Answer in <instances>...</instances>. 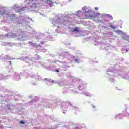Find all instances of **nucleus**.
<instances>
[{"mask_svg":"<svg viewBox=\"0 0 129 129\" xmlns=\"http://www.w3.org/2000/svg\"><path fill=\"white\" fill-rule=\"evenodd\" d=\"M107 16L109 18L110 20H113V17H112V16L109 14H108Z\"/></svg>","mask_w":129,"mask_h":129,"instance_id":"20e7f679","label":"nucleus"},{"mask_svg":"<svg viewBox=\"0 0 129 129\" xmlns=\"http://www.w3.org/2000/svg\"><path fill=\"white\" fill-rule=\"evenodd\" d=\"M52 82H54V80H52Z\"/></svg>","mask_w":129,"mask_h":129,"instance_id":"4468645a","label":"nucleus"},{"mask_svg":"<svg viewBox=\"0 0 129 129\" xmlns=\"http://www.w3.org/2000/svg\"><path fill=\"white\" fill-rule=\"evenodd\" d=\"M126 41H128V39H126Z\"/></svg>","mask_w":129,"mask_h":129,"instance_id":"2eb2a0df","label":"nucleus"},{"mask_svg":"<svg viewBox=\"0 0 129 129\" xmlns=\"http://www.w3.org/2000/svg\"><path fill=\"white\" fill-rule=\"evenodd\" d=\"M75 63H79V62H78V59H75Z\"/></svg>","mask_w":129,"mask_h":129,"instance_id":"1a4fd4ad","label":"nucleus"},{"mask_svg":"<svg viewBox=\"0 0 129 129\" xmlns=\"http://www.w3.org/2000/svg\"><path fill=\"white\" fill-rule=\"evenodd\" d=\"M55 72H60V71H59L58 70H55Z\"/></svg>","mask_w":129,"mask_h":129,"instance_id":"f8f14e48","label":"nucleus"},{"mask_svg":"<svg viewBox=\"0 0 129 129\" xmlns=\"http://www.w3.org/2000/svg\"><path fill=\"white\" fill-rule=\"evenodd\" d=\"M99 16H100V13H96L95 18H96L97 17H99Z\"/></svg>","mask_w":129,"mask_h":129,"instance_id":"423d86ee","label":"nucleus"},{"mask_svg":"<svg viewBox=\"0 0 129 129\" xmlns=\"http://www.w3.org/2000/svg\"><path fill=\"white\" fill-rule=\"evenodd\" d=\"M110 28H112V29H113V30H115L116 29V27L112 25H110Z\"/></svg>","mask_w":129,"mask_h":129,"instance_id":"39448f33","label":"nucleus"},{"mask_svg":"<svg viewBox=\"0 0 129 129\" xmlns=\"http://www.w3.org/2000/svg\"><path fill=\"white\" fill-rule=\"evenodd\" d=\"M20 123L21 124H25V122H24L23 120H21L20 121Z\"/></svg>","mask_w":129,"mask_h":129,"instance_id":"6e6552de","label":"nucleus"},{"mask_svg":"<svg viewBox=\"0 0 129 129\" xmlns=\"http://www.w3.org/2000/svg\"><path fill=\"white\" fill-rule=\"evenodd\" d=\"M44 80H47V81H50V80H49V79H48V78L44 79Z\"/></svg>","mask_w":129,"mask_h":129,"instance_id":"9d476101","label":"nucleus"},{"mask_svg":"<svg viewBox=\"0 0 129 129\" xmlns=\"http://www.w3.org/2000/svg\"><path fill=\"white\" fill-rule=\"evenodd\" d=\"M95 9L96 11H98V7H95Z\"/></svg>","mask_w":129,"mask_h":129,"instance_id":"9b49d317","label":"nucleus"},{"mask_svg":"<svg viewBox=\"0 0 129 129\" xmlns=\"http://www.w3.org/2000/svg\"><path fill=\"white\" fill-rule=\"evenodd\" d=\"M90 12V11H85L84 13L82 14V19H89L90 20L93 19V16L89 14Z\"/></svg>","mask_w":129,"mask_h":129,"instance_id":"f257e3e1","label":"nucleus"},{"mask_svg":"<svg viewBox=\"0 0 129 129\" xmlns=\"http://www.w3.org/2000/svg\"><path fill=\"white\" fill-rule=\"evenodd\" d=\"M46 3L48 5H49L50 7H52V6H53V1H52L51 0H47L46 1Z\"/></svg>","mask_w":129,"mask_h":129,"instance_id":"f03ea898","label":"nucleus"},{"mask_svg":"<svg viewBox=\"0 0 129 129\" xmlns=\"http://www.w3.org/2000/svg\"><path fill=\"white\" fill-rule=\"evenodd\" d=\"M3 13L0 12V15H3Z\"/></svg>","mask_w":129,"mask_h":129,"instance_id":"ddd939ff","label":"nucleus"},{"mask_svg":"<svg viewBox=\"0 0 129 129\" xmlns=\"http://www.w3.org/2000/svg\"><path fill=\"white\" fill-rule=\"evenodd\" d=\"M82 10H83V11H86L87 10V8L86 7H84L82 8Z\"/></svg>","mask_w":129,"mask_h":129,"instance_id":"0eeeda50","label":"nucleus"},{"mask_svg":"<svg viewBox=\"0 0 129 129\" xmlns=\"http://www.w3.org/2000/svg\"><path fill=\"white\" fill-rule=\"evenodd\" d=\"M73 32H79V30L78 29V28L77 27H75V28L74 29V30H73Z\"/></svg>","mask_w":129,"mask_h":129,"instance_id":"7ed1b4c3","label":"nucleus"}]
</instances>
